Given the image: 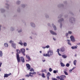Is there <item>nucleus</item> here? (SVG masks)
I'll return each mask as SVG.
<instances>
[{
	"label": "nucleus",
	"instance_id": "obj_1",
	"mask_svg": "<svg viewBox=\"0 0 80 80\" xmlns=\"http://www.w3.org/2000/svg\"><path fill=\"white\" fill-rule=\"evenodd\" d=\"M53 54V51L50 50L48 52L47 54H45L44 53L43 54V55L44 56V57H49L50 56H52V55Z\"/></svg>",
	"mask_w": 80,
	"mask_h": 80
},
{
	"label": "nucleus",
	"instance_id": "obj_2",
	"mask_svg": "<svg viewBox=\"0 0 80 80\" xmlns=\"http://www.w3.org/2000/svg\"><path fill=\"white\" fill-rule=\"evenodd\" d=\"M56 78L57 79H60V80H65V79L66 78V76H65V75H61L60 76H57Z\"/></svg>",
	"mask_w": 80,
	"mask_h": 80
},
{
	"label": "nucleus",
	"instance_id": "obj_3",
	"mask_svg": "<svg viewBox=\"0 0 80 80\" xmlns=\"http://www.w3.org/2000/svg\"><path fill=\"white\" fill-rule=\"evenodd\" d=\"M21 52L24 56H25V49L23 48L21 49Z\"/></svg>",
	"mask_w": 80,
	"mask_h": 80
},
{
	"label": "nucleus",
	"instance_id": "obj_4",
	"mask_svg": "<svg viewBox=\"0 0 80 80\" xmlns=\"http://www.w3.org/2000/svg\"><path fill=\"white\" fill-rule=\"evenodd\" d=\"M17 58L18 61V63L20 62V56H19V54L17 53Z\"/></svg>",
	"mask_w": 80,
	"mask_h": 80
},
{
	"label": "nucleus",
	"instance_id": "obj_5",
	"mask_svg": "<svg viewBox=\"0 0 80 80\" xmlns=\"http://www.w3.org/2000/svg\"><path fill=\"white\" fill-rule=\"evenodd\" d=\"M70 38H71V41L72 42H75V38H74V37H73V36H71L70 37Z\"/></svg>",
	"mask_w": 80,
	"mask_h": 80
},
{
	"label": "nucleus",
	"instance_id": "obj_6",
	"mask_svg": "<svg viewBox=\"0 0 80 80\" xmlns=\"http://www.w3.org/2000/svg\"><path fill=\"white\" fill-rule=\"evenodd\" d=\"M27 70H29L30 69V65L28 64H26Z\"/></svg>",
	"mask_w": 80,
	"mask_h": 80
},
{
	"label": "nucleus",
	"instance_id": "obj_7",
	"mask_svg": "<svg viewBox=\"0 0 80 80\" xmlns=\"http://www.w3.org/2000/svg\"><path fill=\"white\" fill-rule=\"evenodd\" d=\"M10 75H11V73H9L8 74H5L4 77V78H7V77H8V76H10Z\"/></svg>",
	"mask_w": 80,
	"mask_h": 80
},
{
	"label": "nucleus",
	"instance_id": "obj_8",
	"mask_svg": "<svg viewBox=\"0 0 80 80\" xmlns=\"http://www.w3.org/2000/svg\"><path fill=\"white\" fill-rule=\"evenodd\" d=\"M65 48L63 47L61 48L60 49V51H61V52H65Z\"/></svg>",
	"mask_w": 80,
	"mask_h": 80
},
{
	"label": "nucleus",
	"instance_id": "obj_9",
	"mask_svg": "<svg viewBox=\"0 0 80 80\" xmlns=\"http://www.w3.org/2000/svg\"><path fill=\"white\" fill-rule=\"evenodd\" d=\"M50 32L51 33V34H52V35H57V33L53 32V31L50 30Z\"/></svg>",
	"mask_w": 80,
	"mask_h": 80
},
{
	"label": "nucleus",
	"instance_id": "obj_10",
	"mask_svg": "<svg viewBox=\"0 0 80 80\" xmlns=\"http://www.w3.org/2000/svg\"><path fill=\"white\" fill-rule=\"evenodd\" d=\"M11 45L14 48H16V44H15V43H12Z\"/></svg>",
	"mask_w": 80,
	"mask_h": 80
},
{
	"label": "nucleus",
	"instance_id": "obj_11",
	"mask_svg": "<svg viewBox=\"0 0 80 80\" xmlns=\"http://www.w3.org/2000/svg\"><path fill=\"white\" fill-rule=\"evenodd\" d=\"M51 74L49 72H48L47 75V78H48V80H49V76H50Z\"/></svg>",
	"mask_w": 80,
	"mask_h": 80
},
{
	"label": "nucleus",
	"instance_id": "obj_12",
	"mask_svg": "<svg viewBox=\"0 0 80 80\" xmlns=\"http://www.w3.org/2000/svg\"><path fill=\"white\" fill-rule=\"evenodd\" d=\"M20 58H21V60L22 62L23 63H24V62H25V59H24V58H23V57H21Z\"/></svg>",
	"mask_w": 80,
	"mask_h": 80
},
{
	"label": "nucleus",
	"instance_id": "obj_13",
	"mask_svg": "<svg viewBox=\"0 0 80 80\" xmlns=\"http://www.w3.org/2000/svg\"><path fill=\"white\" fill-rule=\"evenodd\" d=\"M52 25L54 30H57V28L56 27V26H55L53 24H52Z\"/></svg>",
	"mask_w": 80,
	"mask_h": 80
},
{
	"label": "nucleus",
	"instance_id": "obj_14",
	"mask_svg": "<svg viewBox=\"0 0 80 80\" xmlns=\"http://www.w3.org/2000/svg\"><path fill=\"white\" fill-rule=\"evenodd\" d=\"M64 73L66 75H68V73L67 72V70L66 69H65L64 70Z\"/></svg>",
	"mask_w": 80,
	"mask_h": 80
},
{
	"label": "nucleus",
	"instance_id": "obj_15",
	"mask_svg": "<svg viewBox=\"0 0 80 80\" xmlns=\"http://www.w3.org/2000/svg\"><path fill=\"white\" fill-rule=\"evenodd\" d=\"M57 52L58 53V55H59V56H62V55L61 54H60V53H59V49H57Z\"/></svg>",
	"mask_w": 80,
	"mask_h": 80
},
{
	"label": "nucleus",
	"instance_id": "obj_16",
	"mask_svg": "<svg viewBox=\"0 0 80 80\" xmlns=\"http://www.w3.org/2000/svg\"><path fill=\"white\" fill-rule=\"evenodd\" d=\"M72 49H77V46H72L71 47Z\"/></svg>",
	"mask_w": 80,
	"mask_h": 80
},
{
	"label": "nucleus",
	"instance_id": "obj_17",
	"mask_svg": "<svg viewBox=\"0 0 80 80\" xmlns=\"http://www.w3.org/2000/svg\"><path fill=\"white\" fill-rule=\"evenodd\" d=\"M4 45L5 47H8V44L7 43H5Z\"/></svg>",
	"mask_w": 80,
	"mask_h": 80
},
{
	"label": "nucleus",
	"instance_id": "obj_18",
	"mask_svg": "<svg viewBox=\"0 0 80 80\" xmlns=\"http://www.w3.org/2000/svg\"><path fill=\"white\" fill-rule=\"evenodd\" d=\"M42 72V73L43 72H45V73H47V70H46V69H42V71H41Z\"/></svg>",
	"mask_w": 80,
	"mask_h": 80
},
{
	"label": "nucleus",
	"instance_id": "obj_19",
	"mask_svg": "<svg viewBox=\"0 0 80 80\" xmlns=\"http://www.w3.org/2000/svg\"><path fill=\"white\" fill-rule=\"evenodd\" d=\"M41 76L43 78H45V74L43 73H42L41 74Z\"/></svg>",
	"mask_w": 80,
	"mask_h": 80
},
{
	"label": "nucleus",
	"instance_id": "obj_20",
	"mask_svg": "<svg viewBox=\"0 0 80 80\" xmlns=\"http://www.w3.org/2000/svg\"><path fill=\"white\" fill-rule=\"evenodd\" d=\"M37 73L36 72H29L30 74H32V75H36Z\"/></svg>",
	"mask_w": 80,
	"mask_h": 80
},
{
	"label": "nucleus",
	"instance_id": "obj_21",
	"mask_svg": "<svg viewBox=\"0 0 80 80\" xmlns=\"http://www.w3.org/2000/svg\"><path fill=\"white\" fill-rule=\"evenodd\" d=\"M17 53H18V54H19V53H20V51L19 50L17 49Z\"/></svg>",
	"mask_w": 80,
	"mask_h": 80
},
{
	"label": "nucleus",
	"instance_id": "obj_22",
	"mask_svg": "<svg viewBox=\"0 0 80 80\" xmlns=\"http://www.w3.org/2000/svg\"><path fill=\"white\" fill-rule=\"evenodd\" d=\"M3 56V53H2V51H0V57H2Z\"/></svg>",
	"mask_w": 80,
	"mask_h": 80
},
{
	"label": "nucleus",
	"instance_id": "obj_23",
	"mask_svg": "<svg viewBox=\"0 0 80 80\" xmlns=\"http://www.w3.org/2000/svg\"><path fill=\"white\" fill-rule=\"evenodd\" d=\"M62 57L64 58H67V56H66V55H62Z\"/></svg>",
	"mask_w": 80,
	"mask_h": 80
},
{
	"label": "nucleus",
	"instance_id": "obj_24",
	"mask_svg": "<svg viewBox=\"0 0 80 80\" xmlns=\"http://www.w3.org/2000/svg\"><path fill=\"white\" fill-rule=\"evenodd\" d=\"M73 63L74 65H76V64L77 63V61L76 60H74L73 61Z\"/></svg>",
	"mask_w": 80,
	"mask_h": 80
},
{
	"label": "nucleus",
	"instance_id": "obj_25",
	"mask_svg": "<svg viewBox=\"0 0 80 80\" xmlns=\"http://www.w3.org/2000/svg\"><path fill=\"white\" fill-rule=\"evenodd\" d=\"M34 70L32 68H31L30 70V72H34Z\"/></svg>",
	"mask_w": 80,
	"mask_h": 80
},
{
	"label": "nucleus",
	"instance_id": "obj_26",
	"mask_svg": "<svg viewBox=\"0 0 80 80\" xmlns=\"http://www.w3.org/2000/svg\"><path fill=\"white\" fill-rule=\"evenodd\" d=\"M61 67H65V64L62 62L61 63Z\"/></svg>",
	"mask_w": 80,
	"mask_h": 80
},
{
	"label": "nucleus",
	"instance_id": "obj_27",
	"mask_svg": "<svg viewBox=\"0 0 80 80\" xmlns=\"http://www.w3.org/2000/svg\"><path fill=\"white\" fill-rule=\"evenodd\" d=\"M31 25H32V27H35V24L33 23H31Z\"/></svg>",
	"mask_w": 80,
	"mask_h": 80
},
{
	"label": "nucleus",
	"instance_id": "obj_28",
	"mask_svg": "<svg viewBox=\"0 0 80 80\" xmlns=\"http://www.w3.org/2000/svg\"><path fill=\"white\" fill-rule=\"evenodd\" d=\"M23 45L24 47H26L27 45V43L24 42L23 43Z\"/></svg>",
	"mask_w": 80,
	"mask_h": 80
},
{
	"label": "nucleus",
	"instance_id": "obj_29",
	"mask_svg": "<svg viewBox=\"0 0 80 80\" xmlns=\"http://www.w3.org/2000/svg\"><path fill=\"white\" fill-rule=\"evenodd\" d=\"M28 60H26V62H27V61L28 62H29V61H30L31 60V58H30V57L28 58Z\"/></svg>",
	"mask_w": 80,
	"mask_h": 80
},
{
	"label": "nucleus",
	"instance_id": "obj_30",
	"mask_svg": "<svg viewBox=\"0 0 80 80\" xmlns=\"http://www.w3.org/2000/svg\"><path fill=\"white\" fill-rule=\"evenodd\" d=\"M66 67H69L70 66V64H69V63H67L66 64Z\"/></svg>",
	"mask_w": 80,
	"mask_h": 80
},
{
	"label": "nucleus",
	"instance_id": "obj_31",
	"mask_svg": "<svg viewBox=\"0 0 80 80\" xmlns=\"http://www.w3.org/2000/svg\"><path fill=\"white\" fill-rule=\"evenodd\" d=\"M17 4H18H18H20V2L19 1H17V2H16Z\"/></svg>",
	"mask_w": 80,
	"mask_h": 80
},
{
	"label": "nucleus",
	"instance_id": "obj_32",
	"mask_svg": "<svg viewBox=\"0 0 80 80\" xmlns=\"http://www.w3.org/2000/svg\"><path fill=\"white\" fill-rule=\"evenodd\" d=\"M49 71L50 72H52V68H49Z\"/></svg>",
	"mask_w": 80,
	"mask_h": 80
},
{
	"label": "nucleus",
	"instance_id": "obj_33",
	"mask_svg": "<svg viewBox=\"0 0 80 80\" xmlns=\"http://www.w3.org/2000/svg\"><path fill=\"white\" fill-rule=\"evenodd\" d=\"M63 20V19L62 18L60 20H59L58 22H62Z\"/></svg>",
	"mask_w": 80,
	"mask_h": 80
},
{
	"label": "nucleus",
	"instance_id": "obj_34",
	"mask_svg": "<svg viewBox=\"0 0 80 80\" xmlns=\"http://www.w3.org/2000/svg\"><path fill=\"white\" fill-rule=\"evenodd\" d=\"M26 77H30V74L26 75Z\"/></svg>",
	"mask_w": 80,
	"mask_h": 80
},
{
	"label": "nucleus",
	"instance_id": "obj_35",
	"mask_svg": "<svg viewBox=\"0 0 80 80\" xmlns=\"http://www.w3.org/2000/svg\"><path fill=\"white\" fill-rule=\"evenodd\" d=\"M46 48H50V46L49 45H47L46 46Z\"/></svg>",
	"mask_w": 80,
	"mask_h": 80
},
{
	"label": "nucleus",
	"instance_id": "obj_36",
	"mask_svg": "<svg viewBox=\"0 0 80 80\" xmlns=\"http://www.w3.org/2000/svg\"><path fill=\"white\" fill-rule=\"evenodd\" d=\"M9 43H13V42L11 40L10 42H9Z\"/></svg>",
	"mask_w": 80,
	"mask_h": 80
},
{
	"label": "nucleus",
	"instance_id": "obj_37",
	"mask_svg": "<svg viewBox=\"0 0 80 80\" xmlns=\"http://www.w3.org/2000/svg\"><path fill=\"white\" fill-rule=\"evenodd\" d=\"M19 44H20L21 45L23 46V43L22 42H19Z\"/></svg>",
	"mask_w": 80,
	"mask_h": 80
},
{
	"label": "nucleus",
	"instance_id": "obj_38",
	"mask_svg": "<svg viewBox=\"0 0 80 80\" xmlns=\"http://www.w3.org/2000/svg\"><path fill=\"white\" fill-rule=\"evenodd\" d=\"M26 58H30V56H29L28 55H26Z\"/></svg>",
	"mask_w": 80,
	"mask_h": 80
},
{
	"label": "nucleus",
	"instance_id": "obj_39",
	"mask_svg": "<svg viewBox=\"0 0 80 80\" xmlns=\"http://www.w3.org/2000/svg\"><path fill=\"white\" fill-rule=\"evenodd\" d=\"M68 45H72V44H71V43H70L69 42H68Z\"/></svg>",
	"mask_w": 80,
	"mask_h": 80
},
{
	"label": "nucleus",
	"instance_id": "obj_40",
	"mask_svg": "<svg viewBox=\"0 0 80 80\" xmlns=\"http://www.w3.org/2000/svg\"><path fill=\"white\" fill-rule=\"evenodd\" d=\"M53 72L54 73H57V71L56 70H54Z\"/></svg>",
	"mask_w": 80,
	"mask_h": 80
},
{
	"label": "nucleus",
	"instance_id": "obj_41",
	"mask_svg": "<svg viewBox=\"0 0 80 80\" xmlns=\"http://www.w3.org/2000/svg\"><path fill=\"white\" fill-rule=\"evenodd\" d=\"M29 76H30L31 77H33V75H32L31 74H29Z\"/></svg>",
	"mask_w": 80,
	"mask_h": 80
},
{
	"label": "nucleus",
	"instance_id": "obj_42",
	"mask_svg": "<svg viewBox=\"0 0 80 80\" xmlns=\"http://www.w3.org/2000/svg\"><path fill=\"white\" fill-rule=\"evenodd\" d=\"M62 24L61 23L60 24V28H62Z\"/></svg>",
	"mask_w": 80,
	"mask_h": 80
},
{
	"label": "nucleus",
	"instance_id": "obj_43",
	"mask_svg": "<svg viewBox=\"0 0 80 80\" xmlns=\"http://www.w3.org/2000/svg\"><path fill=\"white\" fill-rule=\"evenodd\" d=\"M2 62H0V67H1V66H2Z\"/></svg>",
	"mask_w": 80,
	"mask_h": 80
},
{
	"label": "nucleus",
	"instance_id": "obj_44",
	"mask_svg": "<svg viewBox=\"0 0 80 80\" xmlns=\"http://www.w3.org/2000/svg\"><path fill=\"white\" fill-rule=\"evenodd\" d=\"M68 33H67L66 34V37H67V36H68Z\"/></svg>",
	"mask_w": 80,
	"mask_h": 80
},
{
	"label": "nucleus",
	"instance_id": "obj_45",
	"mask_svg": "<svg viewBox=\"0 0 80 80\" xmlns=\"http://www.w3.org/2000/svg\"><path fill=\"white\" fill-rule=\"evenodd\" d=\"M68 33L69 34H71V33H72V32L71 31H69L68 32Z\"/></svg>",
	"mask_w": 80,
	"mask_h": 80
},
{
	"label": "nucleus",
	"instance_id": "obj_46",
	"mask_svg": "<svg viewBox=\"0 0 80 80\" xmlns=\"http://www.w3.org/2000/svg\"><path fill=\"white\" fill-rule=\"evenodd\" d=\"M22 31V30H20V31H19L18 32L19 33H20V32H21Z\"/></svg>",
	"mask_w": 80,
	"mask_h": 80
},
{
	"label": "nucleus",
	"instance_id": "obj_47",
	"mask_svg": "<svg viewBox=\"0 0 80 80\" xmlns=\"http://www.w3.org/2000/svg\"><path fill=\"white\" fill-rule=\"evenodd\" d=\"M72 69H71L69 70V72H72Z\"/></svg>",
	"mask_w": 80,
	"mask_h": 80
},
{
	"label": "nucleus",
	"instance_id": "obj_48",
	"mask_svg": "<svg viewBox=\"0 0 80 80\" xmlns=\"http://www.w3.org/2000/svg\"><path fill=\"white\" fill-rule=\"evenodd\" d=\"M67 41H68V42H70V40H67Z\"/></svg>",
	"mask_w": 80,
	"mask_h": 80
},
{
	"label": "nucleus",
	"instance_id": "obj_49",
	"mask_svg": "<svg viewBox=\"0 0 80 80\" xmlns=\"http://www.w3.org/2000/svg\"><path fill=\"white\" fill-rule=\"evenodd\" d=\"M77 45H80V43H78L77 44Z\"/></svg>",
	"mask_w": 80,
	"mask_h": 80
},
{
	"label": "nucleus",
	"instance_id": "obj_50",
	"mask_svg": "<svg viewBox=\"0 0 80 80\" xmlns=\"http://www.w3.org/2000/svg\"><path fill=\"white\" fill-rule=\"evenodd\" d=\"M42 62H45V60H42Z\"/></svg>",
	"mask_w": 80,
	"mask_h": 80
},
{
	"label": "nucleus",
	"instance_id": "obj_51",
	"mask_svg": "<svg viewBox=\"0 0 80 80\" xmlns=\"http://www.w3.org/2000/svg\"><path fill=\"white\" fill-rule=\"evenodd\" d=\"M48 26H50V23H48Z\"/></svg>",
	"mask_w": 80,
	"mask_h": 80
},
{
	"label": "nucleus",
	"instance_id": "obj_52",
	"mask_svg": "<svg viewBox=\"0 0 80 80\" xmlns=\"http://www.w3.org/2000/svg\"><path fill=\"white\" fill-rule=\"evenodd\" d=\"M53 39L55 41L56 40V39L54 38H53Z\"/></svg>",
	"mask_w": 80,
	"mask_h": 80
},
{
	"label": "nucleus",
	"instance_id": "obj_53",
	"mask_svg": "<svg viewBox=\"0 0 80 80\" xmlns=\"http://www.w3.org/2000/svg\"><path fill=\"white\" fill-rule=\"evenodd\" d=\"M42 48H43L45 49V48H46V47H42Z\"/></svg>",
	"mask_w": 80,
	"mask_h": 80
},
{
	"label": "nucleus",
	"instance_id": "obj_54",
	"mask_svg": "<svg viewBox=\"0 0 80 80\" xmlns=\"http://www.w3.org/2000/svg\"><path fill=\"white\" fill-rule=\"evenodd\" d=\"M77 54H75L74 56H75V57H77Z\"/></svg>",
	"mask_w": 80,
	"mask_h": 80
},
{
	"label": "nucleus",
	"instance_id": "obj_55",
	"mask_svg": "<svg viewBox=\"0 0 80 80\" xmlns=\"http://www.w3.org/2000/svg\"><path fill=\"white\" fill-rule=\"evenodd\" d=\"M74 69H75V68L73 67L72 69V70H73Z\"/></svg>",
	"mask_w": 80,
	"mask_h": 80
},
{
	"label": "nucleus",
	"instance_id": "obj_56",
	"mask_svg": "<svg viewBox=\"0 0 80 80\" xmlns=\"http://www.w3.org/2000/svg\"><path fill=\"white\" fill-rule=\"evenodd\" d=\"M26 50H28L29 49L28 48H27L26 49Z\"/></svg>",
	"mask_w": 80,
	"mask_h": 80
},
{
	"label": "nucleus",
	"instance_id": "obj_57",
	"mask_svg": "<svg viewBox=\"0 0 80 80\" xmlns=\"http://www.w3.org/2000/svg\"><path fill=\"white\" fill-rule=\"evenodd\" d=\"M0 72H2V69L0 68Z\"/></svg>",
	"mask_w": 80,
	"mask_h": 80
},
{
	"label": "nucleus",
	"instance_id": "obj_58",
	"mask_svg": "<svg viewBox=\"0 0 80 80\" xmlns=\"http://www.w3.org/2000/svg\"><path fill=\"white\" fill-rule=\"evenodd\" d=\"M56 72H57V73H58V70H57Z\"/></svg>",
	"mask_w": 80,
	"mask_h": 80
},
{
	"label": "nucleus",
	"instance_id": "obj_59",
	"mask_svg": "<svg viewBox=\"0 0 80 80\" xmlns=\"http://www.w3.org/2000/svg\"><path fill=\"white\" fill-rule=\"evenodd\" d=\"M42 51H40V53H42Z\"/></svg>",
	"mask_w": 80,
	"mask_h": 80
},
{
	"label": "nucleus",
	"instance_id": "obj_60",
	"mask_svg": "<svg viewBox=\"0 0 80 80\" xmlns=\"http://www.w3.org/2000/svg\"><path fill=\"white\" fill-rule=\"evenodd\" d=\"M39 75H41V74L40 73L39 74Z\"/></svg>",
	"mask_w": 80,
	"mask_h": 80
},
{
	"label": "nucleus",
	"instance_id": "obj_61",
	"mask_svg": "<svg viewBox=\"0 0 80 80\" xmlns=\"http://www.w3.org/2000/svg\"><path fill=\"white\" fill-rule=\"evenodd\" d=\"M30 38H31V39H32V37H30Z\"/></svg>",
	"mask_w": 80,
	"mask_h": 80
},
{
	"label": "nucleus",
	"instance_id": "obj_62",
	"mask_svg": "<svg viewBox=\"0 0 80 80\" xmlns=\"http://www.w3.org/2000/svg\"><path fill=\"white\" fill-rule=\"evenodd\" d=\"M2 27V26L1 25H0V27Z\"/></svg>",
	"mask_w": 80,
	"mask_h": 80
},
{
	"label": "nucleus",
	"instance_id": "obj_63",
	"mask_svg": "<svg viewBox=\"0 0 80 80\" xmlns=\"http://www.w3.org/2000/svg\"><path fill=\"white\" fill-rule=\"evenodd\" d=\"M1 30V28H0V30Z\"/></svg>",
	"mask_w": 80,
	"mask_h": 80
}]
</instances>
